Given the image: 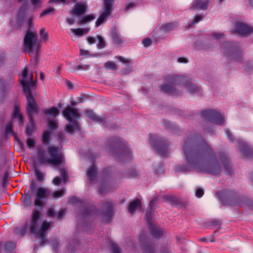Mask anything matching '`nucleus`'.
Returning <instances> with one entry per match:
<instances>
[{
  "instance_id": "obj_1",
  "label": "nucleus",
  "mask_w": 253,
  "mask_h": 253,
  "mask_svg": "<svg viewBox=\"0 0 253 253\" xmlns=\"http://www.w3.org/2000/svg\"><path fill=\"white\" fill-rule=\"evenodd\" d=\"M28 74V69L25 67L22 73L23 80H20V83L23 87V90L26 93V96L27 100V106L26 111L30 120V125L27 126L26 128V133L28 135H31L34 128V120L33 116L34 114L37 113L38 111V107L36 103L35 100L32 94L30 88L35 86L37 81L33 80V74H31L30 81L28 82L25 80Z\"/></svg>"
},
{
  "instance_id": "obj_2",
  "label": "nucleus",
  "mask_w": 253,
  "mask_h": 253,
  "mask_svg": "<svg viewBox=\"0 0 253 253\" xmlns=\"http://www.w3.org/2000/svg\"><path fill=\"white\" fill-rule=\"evenodd\" d=\"M38 36L36 33L29 30L27 31L24 39V50L27 51L30 57L31 61L34 59L37 65L41 50L39 43H37Z\"/></svg>"
},
{
  "instance_id": "obj_3",
  "label": "nucleus",
  "mask_w": 253,
  "mask_h": 253,
  "mask_svg": "<svg viewBox=\"0 0 253 253\" xmlns=\"http://www.w3.org/2000/svg\"><path fill=\"white\" fill-rule=\"evenodd\" d=\"M50 158L46 159L42 153H39L38 160L42 164H52L58 166L64 164L65 157L61 149L56 146H50L47 149Z\"/></svg>"
},
{
  "instance_id": "obj_4",
  "label": "nucleus",
  "mask_w": 253,
  "mask_h": 253,
  "mask_svg": "<svg viewBox=\"0 0 253 253\" xmlns=\"http://www.w3.org/2000/svg\"><path fill=\"white\" fill-rule=\"evenodd\" d=\"M186 142L183 147V150L188 161H190L191 158H198V157H211L214 154L211 148L205 141L199 145L196 149L187 148Z\"/></svg>"
},
{
  "instance_id": "obj_5",
  "label": "nucleus",
  "mask_w": 253,
  "mask_h": 253,
  "mask_svg": "<svg viewBox=\"0 0 253 253\" xmlns=\"http://www.w3.org/2000/svg\"><path fill=\"white\" fill-rule=\"evenodd\" d=\"M114 0H104V11L99 16L95 22V26L96 27L101 25L111 15L112 11L113 3Z\"/></svg>"
},
{
  "instance_id": "obj_6",
  "label": "nucleus",
  "mask_w": 253,
  "mask_h": 253,
  "mask_svg": "<svg viewBox=\"0 0 253 253\" xmlns=\"http://www.w3.org/2000/svg\"><path fill=\"white\" fill-rule=\"evenodd\" d=\"M204 118L217 125L224 123L223 116L217 112L213 110H204L201 113Z\"/></svg>"
},
{
  "instance_id": "obj_7",
  "label": "nucleus",
  "mask_w": 253,
  "mask_h": 253,
  "mask_svg": "<svg viewBox=\"0 0 253 253\" xmlns=\"http://www.w3.org/2000/svg\"><path fill=\"white\" fill-rule=\"evenodd\" d=\"M41 216V212L38 210H34L32 213V218L30 222V229L33 234L38 235V230H40L39 220Z\"/></svg>"
},
{
  "instance_id": "obj_8",
  "label": "nucleus",
  "mask_w": 253,
  "mask_h": 253,
  "mask_svg": "<svg viewBox=\"0 0 253 253\" xmlns=\"http://www.w3.org/2000/svg\"><path fill=\"white\" fill-rule=\"evenodd\" d=\"M233 33H236L242 36H247L253 33V28L243 23H237Z\"/></svg>"
},
{
  "instance_id": "obj_9",
  "label": "nucleus",
  "mask_w": 253,
  "mask_h": 253,
  "mask_svg": "<svg viewBox=\"0 0 253 253\" xmlns=\"http://www.w3.org/2000/svg\"><path fill=\"white\" fill-rule=\"evenodd\" d=\"M49 191L46 188L40 187L37 189L36 198L34 201V204L37 206H41L43 205L42 199L46 198L49 195Z\"/></svg>"
},
{
  "instance_id": "obj_10",
  "label": "nucleus",
  "mask_w": 253,
  "mask_h": 253,
  "mask_svg": "<svg viewBox=\"0 0 253 253\" xmlns=\"http://www.w3.org/2000/svg\"><path fill=\"white\" fill-rule=\"evenodd\" d=\"M151 217V211H147L146 213V218L150 225L151 233L153 236L155 238H160L163 235V231L158 227L152 225L150 221Z\"/></svg>"
},
{
  "instance_id": "obj_11",
  "label": "nucleus",
  "mask_w": 253,
  "mask_h": 253,
  "mask_svg": "<svg viewBox=\"0 0 253 253\" xmlns=\"http://www.w3.org/2000/svg\"><path fill=\"white\" fill-rule=\"evenodd\" d=\"M63 115L69 121L72 122V119H78L80 117V114L77 109L68 106L63 111Z\"/></svg>"
},
{
  "instance_id": "obj_12",
  "label": "nucleus",
  "mask_w": 253,
  "mask_h": 253,
  "mask_svg": "<svg viewBox=\"0 0 253 253\" xmlns=\"http://www.w3.org/2000/svg\"><path fill=\"white\" fill-rule=\"evenodd\" d=\"M209 4V0H194L190 9L195 10L199 9L201 10H206Z\"/></svg>"
},
{
  "instance_id": "obj_13",
  "label": "nucleus",
  "mask_w": 253,
  "mask_h": 253,
  "mask_svg": "<svg viewBox=\"0 0 253 253\" xmlns=\"http://www.w3.org/2000/svg\"><path fill=\"white\" fill-rule=\"evenodd\" d=\"M86 7L83 3H76L74 8L70 10L72 15L80 16L86 12Z\"/></svg>"
},
{
  "instance_id": "obj_14",
  "label": "nucleus",
  "mask_w": 253,
  "mask_h": 253,
  "mask_svg": "<svg viewBox=\"0 0 253 253\" xmlns=\"http://www.w3.org/2000/svg\"><path fill=\"white\" fill-rule=\"evenodd\" d=\"M163 199L165 201L170 203L171 205H175L179 208L181 207V201L175 197L170 195H165L163 197Z\"/></svg>"
},
{
  "instance_id": "obj_15",
  "label": "nucleus",
  "mask_w": 253,
  "mask_h": 253,
  "mask_svg": "<svg viewBox=\"0 0 253 253\" xmlns=\"http://www.w3.org/2000/svg\"><path fill=\"white\" fill-rule=\"evenodd\" d=\"M50 226V222H48L46 221H44L42 222V224L41 226V228L39 230H38V235L41 239H44L45 232L49 229Z\"/></svg>"
},
{
  "instance_id": "obj_16",
  "label": "nucleus",
  "mask_w": 253,
  "mask_h": 253,
  "mask_svg": "<svg viewBox=\"0 0 253 253\" xmlns=\"http://www.w3.org/2000/svg\"><path fill=\"white\" fill-rule=\"evenodd\" d=\"M162 91L172 95H178L179 92L172 86L165 84L161 86Z\"/></svg>"
},
{
  "instance_id": "obj_17",
  "label": "nucleus",
  "mask_w": 253,
  "mask_h": 253,
  "mask_svg": "<svg viewBox=\"0 0 253 253\" xmlns=\"http://www.w3.org/2000/svg\"><path fill=\"white\" fill-rule=\"evenodd\" d=\"M106 211L103 214V217H106L107 220H109L113 215V207L111 202H107L105 204Z\"/></svg>"
},
{
  "instance_id": "obj_18",
  "label": "nucleus",
  "mask_w": 253,
  "mask_h": 253,
  "mask_svg": "<svg viewBox=\"0 0 253 253\" xmlns=\"http://www.w3.org/2000/svg\"><path fill=\"white\" fill-rule=\"evenodd\" d=\"M137 208L141 209V201L139 199H137L131 202L128 206V211L133 213Z\"/></svg>"
},
{
  "instance_id": "obj_19",
  "label": "nucleus",
  "mask_w": 253,
  "mask_h": 253,
  "mask_svg": "<svg viewBox=\"0 0 253 253\" xmlns=\"http://www.w3.org/2000/svg\"><path fill=\"white\" fill-rule=\"evenodd\" d=\"M70 31L75 35L78 37H82L84 34H87L90 31L89 28H79L77 29L72 28Z\"/></svg>"
},
{
  "instance_id": "obj_20",
  "label": "nucleus",
  "mask_w": 253,
  "mask_h": 253,
  "mask_svg": "<svg viewBox=\"0 0 253 253\" xmlns=\"http://www.w3.org/2000/svg\"><path fill=\"white\" fill-rule=\"evenodd\" d=\"M42 112L45 115H50L54 117H56L59 113V109L55 107H52L49 109H44Z\"/></svg>"
},
{
  "instance_id": "obj_21",
  "label": "nucleus",
  "mask_w": 253,
  "mask_h": 253,
  "mask_svg": "<svg viewBox=\"0 0 253 253\" xmlns=\"http://www.w3.org/2000/svg\"><path fill=\"white\" fill-rule=\"evenodd\" d=\"M111 35L114 43L119 44L123 42L122 39L119 35L116 29H113L111 31Z\"/></svg>"
},
{
  "instance_id": "obj_22",
  "label": "nucleus",
  "mask_w": 253,
  "mask_h": 253,
  "mask_svg": "<svg viewBox=\"0 0 253 253\" xmlns=\"http://www.w3.org/2000/svg\"><path fill=\"white\" fill-rule=\"evenodd\" d=\"M88 179L90 181L94 180L96 177V168L94 165L89 168L87 172Z\"/></svg>"
},
{
  "instance_id": "obj_23",
  "label": "nucleus",
  "mask_w": 253,
  "mask_h": 253,
  "mask_svg": "<svg viewBox=\"0 0 253 253\" xmlns=\"http://www.w3.org/2000/svg\"><path fill=\"white\" fill-rule=\"evenodd\" d=\"M95 15L93 14H91L86 16H84L80 20H79L78 22V24L80 25L85 24L87 23L90 22L92 20H93L94 19H95Z\"/></svg>"
},
{
  "instance_id": "obj_24",
  "label": "nucleus",
  "mask_w": 253,
  "mask_h": 253,
  "mask_svg": "<svg viewBox=\"0 0 253 253\" xmlns=\"http://www.w3.org/2000/svg\"><path fill=\"white\" fill-rule=\"evenodd\" d=\"M167 80L174 84H179V82L183 80V77L176 75H170L167 77Z\"/></svg>"
},
{
  "instance_id": "obj_25",
  "label": "nucleus",
  "mask_w": 253,
  "mask_h": 253,
  "mask_svg": "<svg viewBox=\"0 0 253 253\" xmlns=\"http://www.w3.org/2000/svg\"><path fill=\"white\" fill-rule=\"evenodd\" d=\"M71 125H68L66 126V131L69 133H72L74 130H79L80 126L78 122L76 121L71 122Z\"/></svg>"
},
{
  "instance_id": "obj_26",
  "label": "nucleus",
  "mask_w": 253,
  "mask_h": 253,
  "mask_svg": "<svg viewBox=\"0 0 253 253\" xmlns=\"http://www.w3.org/2000/svg\"><path fill=\"white\" fill-rule=\"evenodd\" d=\"M85 114L87 117L93 121L99 122H101L102 121V119L95 115L92 111L86 110L85 111Z\"/></svg>"
},
{
  "instance_id": "obj_27",
  "label": "nucleus",
  "mask_w": 253,
  "mask_h": 253,
  "mask_svg": "<svg viewBox=\"0 0 253 253\" xmlns=\"http://www.w3.org/2000/svg\"><path fill=\"white\" fill-rule=\"evenodd\" d=\"M13 118H18L20 123L22 124L23 122V117L20 113V109L18 106H15L13 113Z\"/></svg>"
},
{
  "instance_id": "obj_28",
  "label": "nucleus",
  "mask_w": 253,
  "mask_h": 253,
  "mask_svg": "<svg viewBox=\"0 0 253 253\" xmlns=\"http://www.w3.org/2000/svg\"><path fill=\"white\" fill-rule=\"evenodd\" d=\"M51 132L48 130H45L42 137V143L45 145H48L50 138Z\"/></svg>"
},
{
  "instance_id": "obj_29",
  "label": "nucleus",
  "mask_w": 253,
  "mask_h": 253,
  "mask_svg": "<svg viewBox=\"0 0 253 253\" xmlns=\"http://www.w3.org/2000/svg\"><path fill=\"white\" fill-rule=\"evenodd\" d=\"M27 5L26 4H24L19 9L18 12V19H22L25 14L27 10Z\"/></svg>"
},
{
  "instance_id": "obj_30",
  "label": "nucleus",
  "mask_w": 253,
  "mask_h": 253,
  "mask_svg": "<svg viewBox=\"0 0 253 253\" xmlns=\"http://www.w3.org/2000/svg\"><path fill=\"white\" fill-rule=\"evenodd\" d=\"M185 87L186 88H187L189 92L191 93H195L198 91V88L197 85L192 83L187 84L185 85Z\"/></svg>"
},
{
  "instance_id": "obj_31",
  "label": "nucleus",
  "mask_w": 253,
  "mask_h": 253,
  "mask_svg": "<svg viewBox=\"0 0 253 253\" xmlns=\"http://www.w3.org/2000/svg\"><path fill=\"white\" fill-rule=\"evenodd\" d=\"M176 26V24L175 23H168L162 26V28L166 31H169L172 30Z\"/></svg>"
},
{
  "instance_id": "obj_32",
  "label": "nucleus",
  "mask_w": 253,
  "mask_h": 253,
  "mask_svg": "<svg viewBox=\"0 0 253 253\" xmlns=\"http://www.w3.org/2000/svg\"><path fill=\"white\" fill-rule=\"evenodd\" d=\"M97 38L99 41V42L97 44V47L99 49L103 48L105 47L106 43L103 38L99 35H97Z\"/></svg>"
},
{
  "instance_id": "obj_33",
  "label": "nucleus",
  "mask_w": 253,
  "mask_h": 253,
  "mask_svg": "<svg viewBox=\"0 0 253 253\" xmlns=\"http://www.w3.org/2000/svg\"><path fill=\"white\" fill-rule=\"evenodd\" d=\"M104 67L107 69L113 70H116L117 69V66L113 61H108L106 62L104 64Z\"/></svg>"
},
{
  "instance_id": "obj_34",
  "label": "nucleus",
  "mask_w": 253,
  "mask_h": 253,
  "mask_svg": "<svg viewBox=\"0 0 253 253\" xmlns=\"http://www.w3.org/2000/svg\"><path fill=\"white\" fill-rule=\"evenodd\" d=\"M40 35L42 40L46 41L48 40V34L45 31L44 28L41 29L40 31Z\"/></svg>"
},
{
  "instance_id": "obj_35",
  "label": "nucleus",
  "mask_w": 253,
  "mask_h": 253,
  "mask_svg": "<svg viewBox=\"0 0 253 253\" xmlns=\"http://www.w3.org/2000/svg\"><path fill=\"white\" fill-rule=\"evenodd\" d=\"M209 172L213 175H217L220 172V168L218 165L210 168Z\"/></svg>"
},
{
  "instance_id": "obj_36",
  "label": "nucleus",
  "mask_w": 253,
  "mask_h": 253,
  "mask_svg": "<svg viewBox=\"0 0 253 253\" xmlns=\"http://www.w3.org/2000/svg\"><path fill=\"white\" fill-rule=\"evenodd\" d=\"M109 191V186L107 185L102 184L99 188V192L101 194H104Z\"/></svg>"
},
{
  "instance_id": "obj_37",
  "label": "nucleus",
  "mask_w": 253,
  "mask_h": 253,
  "mask_svg": "<svg viewBox=\"0 0 253 253\" xmlns=\"http://www.w3.org/2000/svg\"><path fill=\"white\" fill-rule=\"evenodd\" d=\"M64 190L63 189H61L59 190H57L53 192V197L54 198H58L63 196L64 194Z\"/></svg>"
},
{
  "instance_id": "obj_38",
  "label": "nucleus",
  "mask_w": 253,
  "mask_h": 253,
  "mask_svg": "<svg viewBox=\"0 0 253 253\" xmlns=\"http://www.w3.org/2000/svg\"><path fill=\"white\" fill-rule=\"evenodd\" d=\"M48 126L51 129H56L57 128V124L56 121L50 120L48 122Z\"/></svg>"
},
{
  "instance_id": "obj_39",
  "label": "nucleus",
  "mask_w": 253,
  "mask_h": 253,
  "mask_svg": "<svg viewBox=\"0 0 253 253\" xmlns=\"http://www.w3.org/2000/svg\"><path fill=\"white\" fill-rule=\"evenodd\" d=\"M5 133L7 134L13 133V126L11 122H10L6 126Z\"/></svg>"
},
{
  "instance_id": "obj_40",
  "label": "nucleus",
  "mask_w": 253,
  "mask_h": 253,
  "mask_svg": "<svg viewBox=\"0 0 253 253\" xmlns=\"http://www.w3.org/2000/svg\"><path fill=\"white\" fill-rule=\"evenodd\" d=\"M6 250H11L15 248V244L12 242H7L5 246Z\"/></svg>"
},
{
  "instance_id": "obj_41",
  "label": "nucleus",
  "mask_w": 253,
  "mask_h": 253,
  "mask_svg": "<svg viewBox=\"0 0 253 253\" xmlns=\"http://www.w3.org/2000/svg\"><path fill=\"white\" fill-rule=\"evenodd\" d=\"M61 176L62 178L66 181L68 178V173L67 171L64 169H60Z\"/></svg>"
},
{
  "instance_id": "obj_42",
  "label": "nucleus",
  "mask_w": 253,
  "mask_h": 253,
  "mask_svg": "<svg viewBox=\"0 0 253 253\" xmlns=\"http://www.w3.org/2000/svg\"><path fill=\"white\" fill-rule=\"evenodd\" d=\"M35 172L38 180L39 181H42L43 179V174L42 173L37 169H36Z\"/></svg>"
},
{
  "instance_id": "obj_43",
  "label": "nucleus",
  "mask_w": 253,
  "mask_h": 253,
  "mask_svg": "<svg viewBox=\"0 0 253 253\" xmlns=\"http://www.w3.org/2000/svg\"><path fill=\"white\" fill-rule=\"evenodd\" d=\"M112 250L113 253H121L120 249L117 245L115 244H112Z\"/></svg>"
},
{
  "instance_id": "obj_44",
  "label": "nucleus",
  "mask_w": 253,
  "mask_h": 253,
  "mask_svg": "<svg viewBox=\"0 0 253 253\" xmlns=\"http://www.w3.org/2000/svg\"><path fill=\"white\" fill-rule=\"evenodd\" d=\"M142 43L144 46L148 47L151 44L152 41L150 39L145 38L143 40Z\"/></svg>"
},
{
  "instance_id": "obj_45",
  "label": "nucleus",
  "mask_w": 253,
  "mask_h": 253,
  "mask_svg": "<svg viewBox=\"0 0 253 253\" xmlns=\"http://www.w3.org/2000/svg\"><path fill=\"white\" fill-rule=\"evenodd\" d=\"M54 10V8L49 7L47 9H44L42 13L41 14L40 17H42L43 16H44L51 12H52Z\"/></svg>"
},
{
  "instance_id": "obj_46",
  "label": "nucleus",
  "mask_w": 253,
  "mask_h": 253,
  "mask_svg": "<svg viewBox=\"0 0 253 253\" xmlns=\"http://www.w3.org/2000/svg\"><path fill=\"white\" fill-rule=\"evenodd\" d=\"M89 65H79L75 67V69L77 70H86L88 69Z\"/></svg>"
},
{
  "instance_id": "obj_47",
  "label": "nucleus",
  "mask_w": 253,
  "mask_h": 253,
  "mask_svg": "<svg viewBox=\"0 0 253 253\" xmlns=\"http://www.w3.org/2000/svg\"><path fill=\"white\" fill-rule=\"evenodd\" d=\"M204 192L202 189H198L195 193L196 197L198 198H201L204 195Z\"/></svg>"
},
{
  "instance_id": "obj_48",
  "label": "nucleus",
  "mask_w": 253,
  "mask_h": 253,
  "mask_svg": "<svg viewBox=\"0 0 253 253\" xmlns=\"http://www.w3.org/2000/svg\"><path fill=\"white\" fill-rule=\"evenodd\" d=\"M116 58H117L121 62L125 64H127L129 62V60L128 59H126L122 56H116Z\"/></svg>"
},
{
  "instance_id": "obj_49",
  "label": "nucleus",
  "mask_w": 253,
  "mask_h": 253,
  "mask_svg": "<svg viewBox=\"0 0 253 253\" xmlns=\"http://www.w3.org/2000/svg\"><path fill=\"white\" fill-rule=\"evenodd\" d=\"M27 145L29 147L31 148L33 147L35 145V141L32 138H29L27 141Z\"/></svg>"
},
{
  "instance_id": "obj_50",
  "label": "nucleus",
  "mask_w": 253,
  "mask_h": 253,
  "mask_svg": "<svg viewBox=\"0 0 253 253\" xmlns=\"http://www.w3.org/2000/svg\"><path fill=\"white\" fill-rule=\"evenodd\" d=\"M47 216L53 217L55 215L54 210L52 208H49L47 212Z\"/></svg>"
},
{
  "instance_id": "obj_51",
  "label": "nucleus",
  "mask_w": 253,
  "mask_h": 253,
  "mask_svg": "<svg viewBox=\"0 0 253 253\" xmlns=\"http://www.w3.org/2000/svg\"><path fill=\"white\" fill-rule=\"evenodd\" d=\"M61 179L58 177H55L53 180V183L55 185H58L61 182Z\"/></svg>"
},
{
  "instance_id": "obj_52",
  "label": "nucleus",
  "mask_w": 253,
  "mask_h": 253,
  "mask_svg": "<svg viewBox=\"0 0 253 253\" xmlns=\"http://www.w3.org/2000/svg\"><path fill=\"white\" fill-rule=\"evenodd\" d=\"M93 211L91 210L86 209L83 213L84 216H88L92 214Z\"/></svg>"
},
{
  "instance_id": "obj_53",
  "label": "nucleus",
  "mask_w": 253,
  "mask_h": 253,
  "mask_svg": "<svg viewBox=\"0 0 253 253\" xmlns=\"http://www.w3.org/2000/svg\"><path fill=\"white\" fill-rule=\"evenodd\" d=\"M19 1H25L27 2V0H19ZM31 1L35 7H36L37 5L40 3V0H31Z\"/></svg>"
},
{
  "instance_id": "obj_54",
  "label": "nucleus",
  "mask_w": 253,
  "mask_h": 253,
  "mask_svg": "<svg viewBox=\"0 0 253 253\" xmlns=\"http://www.w3.org/2000/svg\"><path fill=\"white\" fill-rule=\"evenodd\" d=\"M64 214H65V210H60L59 211V212L58 213V215H57L58 219H61Z\"/></svg>"
},
{
  "instance_id": "obj_55",
  "label": "nucleus",
  "mask_w": 253,
  "mask_h": 253,
  "mask_svg": "<svg viewBox=\"0 0 253 253\" xmlns=\"http://www.w3.org/2000/svg\"><path fill=\"white\" fill-rule=\"evenodd\" d=\"M135 5V3L133 2H130L129 3L126 4V10H128L131 8L134 7Z\"/></svg>"
},
{
  "instance_id": "obj_56",
  "label": "nucleus",
  "mask_w": 253,
  "mask_h": 253,
  "mask_svg": "<svg viewBox=\"0 0 253 253\" xmlns=\"http://www.w3.org/2000/svg\"><path fill=\"white\" fill-rule=\"evenodd\" d=\"M146 253H154V248L153 247H147L146 249Z\"/></svg>"
},
{
  "instance_id": "obj_57",
  "label": "nucleus",
  "mask_w": 253,
  "mask_h": 253,
  "mask_svg": "<svg viewBox=\"0 0 253 253\" xmlns=\"http://www.w3.org/2000/svg\"><path fill=\"white\" fill-rule=\"evenodd\" d=\"M87 41L89 44H93L95 42V39L92 37H88L87 38Z\"/></svg>"
},
{
  "instance_id": "obj_58",
  "label": "nucleus",
  "mask_w": 253,
  "mask_h": 253,
  "mask_svg": "<svg viewBox=\"0 0 253 253\" xmlns=\"http://www.w3.org/2000/svg\"><path fill=\"white\" fill-rule=\"evenodd\" d=\"M202 19V16L200 15H198L195 16V19L194 21V23H196L200 21Z\"/></svg>"
},
{
  "instance_id": "obj_59",
  "label": "nucleus",
  "mask_w": 253,
  "mask_h": 253,
  "mask_svg": "<svg viewBox=\"0 0 253 253\" xmlns=\"http://www.w3.org/2000/svg\"><path fill=\"white\" fill-rule=\"evenodd\" d=\"M226 133L228 137V138L231 140H233V137L232 136V134L230 133V132L229 130H227L226 131Z\"/></svg>"
},
{
  "instance_id": "obj_60",
  "label": "nucleus",
  "mask_w": 253,
  "mask_h": 253,
  "mask_svg": "<svg viewBox=\"0 0 253 253\" xmlns=\"http://www.w3.org/2000/svg\"><path fill=\"white\" fill-rule=\"evenodd\" d=\"M178 61L180 63H187L188 60L184 57H180L178 59Z\"/></svg>"
},
{
  "instance_id": "obj_61",
  "label": "nucleus",
  "mask_w": 253,
  "mask_h": 253,
  "mask_svg": "<svg viewBox=\"0 0 253 253\" xmlns=\"http://www.w3.org/2000/svg\"><path fill=\"white\" fill-rule=\"evenodd\" d=\"M213 36L217 39H220L223 36L222 34L213 33Z\"/></svg>"
},
{
  "instance_id": "obj_62",
  "label": "nucleus",
  "mask_w": 253,
  "mask_h": 253,
  "mask_svg": "<svg viewBox=\"0 0 253 253\" xmlns=\"http://www.w3.org/2000/svg\"><path fill=\"white\" fill-rule=\"evenodd\" d=\"M80 53L82 55H86L89 54V51L86 50L80 49Z\"/></svg>"
},
{
  "instance_id": "obj_63",
  "label": "nucleus",
  "mask_w": 253,
  "mask_h": 253,
  "mask_svg": "<svg viewBox=\"0 0 253 253\" xmlns=\"http://www.w3.org/2000/svg\"><path fill=\"white\" fill-rule=\"evenodd\" d=\"M66 85L67 86L68 88L71 89L73 87V84H72V83H71V82H70L69 80H66Z\"/></svg>"
},
{
  "instance_id": "obj_64",
  "label": "nucleus",
  "mask_w": 253,
  "mask_h": 253,
  "mask_svg": "<svg viewBox=\"0 0 253 253\" xmlns=\"http://www.w3.org/2000/svg\"><path fill=\"white\" fill-rule=\"evenodd\" d=\"M67 22L70 25H72L74 23L75 21L73 18H68L67 19Z\"/></svg>"
}]
</instances>
